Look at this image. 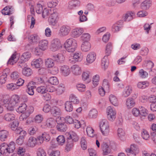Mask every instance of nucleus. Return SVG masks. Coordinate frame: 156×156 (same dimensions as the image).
Returning <instances> with one entry per match:
<instances>
[{
	"label": "nucleus",
	"mask_w": 156,
	"mask_h": 156,
	"mask_svg": "<svg viewBox=\"0 0 156 156\" xmlns=\"http://www.w3.org/2000/svg\"><path fill=\"white\" fill-rule=\"evenodd\" d=\"M22 73L24 75L29 76L33 73V71L31 69H23Z\"/></svg>",
	"instance_id": "nucleus-51"
},
{
	"label": "nucleus",
	"mask_w": 156,
	"mask_h": 156,
	"mask_svg": "<svg viewBox=\"0 0 156 156\" xmlns=\"http://www.w3.org/2000/svg\"><path fill=\"white\" fill-rule=\"evenodd\" d=\"M61 118L60 117H58L56 119V121L57 123L56 128L58 131L64 132L66 130L67 127L66 125L64 123L61 122Z\"/></svg>",
	"instance_id": "nucleus-8"
},
{
	"label": "nucleus",
	"mask_w": 156,
	"mask_h": 156,
	"mask_svg": "<svg viewBox=\"0 0 156 156\" xmlns=\"http://www.w3.org/2000/svg\"><path fill=\"white\" fill-rule=\"evenodd\" d=\"M58 1L57 0H53L47 3L48 7L50 8H53L55 7L58 4Z\"/></svg>",
	"instance_id": "nucleus-48"
},
{
	"label": "nucleus",
	"mask_w": 156,
	"mask_h": 156,
	"mask_svg": "<svg viewBox=\"0 0 156 156\" xmlns=\"http://www.w3.org/2000/svg\"><path fill=\"white\" fill-rule=\"evenodd\" d=\"M76 87L77 90L80 92H83L85 90L86 86L82 83L77 84Z\"/></svg>",
	"instance_id": "nucleus-53"
},
{
	"label": "nucleus",
	"mask_w": 156,
	"mask_h": 156,
	"mask_svg": "<svg viewBox=\"0 0 156 156\" xmlns=\"http://www.w3.org/2000/svg\"><path fill=\"white\" fill-rule=\"evenodd\" d=\"M107 117L109 120L112 121L115 118L116 112L110 106L108 107L107 108Z\"/></svg>",
	"instance_id": "nucleus-10"
},
{
	"label": "nucleus",
	"mask_w": 156,
	"mask_h": 156,
	"mask_svg": "<svg viewBox=\"0 0 156 156\" xmlns=\"http://www.w3.org/2000/svg\"><path fill=\"white\" fill-rule=\"evenodd\" d=\"M50 14L51 16L48 18V22L50 25L54 26L56 25L58 19V14L56 12Z\"/></svg>",
	"instance_id": "nucleus-9"
},
{
	"label": "nucleus",
	"mask_w": 156,
	"mask_h": 156,
	"mask_svg": "<svg viewBox=\"0 0 156 156\" xmlns=\"http://www.w3.org/2000/svg\"><path fill=\"white\" fill-rule=\"evenodd\" d=\"M70 101L72 102L74 104H78L79 103V101L77 98L73 94H71L69 97Z\"/></svg>",
	"instance_id": "nucleus-54"
},
{
	"label": "nucleus",
	"mask_w": 156,
	"mask_h": 156,
	"mask_svg": "<svg viewBox=\"0 0 156 156\" xmlns=\"http://www.w3.org/2000/svg\"><path fill=\"white\" fill-rule=\"evenodd\" d=\"M126 152L133 153L138 154L139 152V150L138 147L135 144L131 145L130 148H126Z\"/></svg>",
	"instance_id": "nucleus-16"
},
{
	"label": "nucleus",
	"mask_w": 156,
	"mask_h": 156,
	"mask_svg": "<svg viewBox=\"0 0 156 156\" xmlns=\"http://www.w3.org/2000/svg\"><path fill=\"white\" fill-rule=\"evenodd\" d=\"M53 58L54 61L61 63L64 61L65 57L62 54H58L57 55L53 56Z\"/></svg>",
	"instance_id": "nucleus-23"
},
{
	"label": "nucleus",
	"mask_w": 156,
	"mask_h": 156,
	"mask_svg": "<svg viewBox=\"0 0 156 156\" xmlns=\"http://www.w3.org/2000/svg\"><path fill=\"white\" fill-rule=\"evenodd\" d=\"M46 66L48 68H52L54 66L53 60L51 59H47L45 61Z\"/></svg>",
	"instance_id": "nucleus-42"
},
{
	"label": "nucleus",
	"mask_w": 156,
	"mask_h": 156,
	"mask_svg": "<svg viewBox=\"0 0 156 156\" xmlns=\"http://www.w3.org/2000/svg\"><path fill=\"white\" fill-rule=\"evenodd\" d=\"M100 127L102 134L105 136H108L110 132L109 124L106 119L102 120L100 122Z\"/></svg>",
	"instance_id": "nucleus-5"
},
{
	"label": "nucleus",
	"mask_w": 156,
	"mask_h": 156,
	"mask_svg": "<svg viewBox=\"0 0 156 156\" xmlns=\"http://www.w3.org/2000/svg\"><path fill=\"white\" fill-rule=\"evenodd\" d=\"M83 32L84 30L82 28H76L72 30L71 34L73 37H77L80 36Z\"/></svg>",
	"instance_id": "nucleus-14"
},
{
	"label": "nucleus",
	"mask_w": 156,
	"mask_h": 156,
	"mask_svg": "<svg viewBox=\"0 0 156 156\" xmlns=\"http://www.w3.org/2000/svg\"><path fill=\"white\" fill-rule=\"evenodd\" d=\"M27 93L30 95H33L34 94V89L35 87L33 86H30L29 84H28V85L27 86Z\"/></svg>",
	"instance_id": "nucleus-55"
},
{
	"label": "nucleus",
	"mask_w": 156,
	"mask_h": 156,
	"mask_svg": "<svg viewBox=\"0 0 156 156\" xmlns=\"http://www.w3.org/2000/svg\"><path fill=\"white\" fill-rule=\"evenodd\" d=\"M55 121L53 118H50L48 119L46 122V125L47 126L52 128L55 126Z\"/></svg>",
	"instance_id": "nucleus-31"
},
{
	"label": "nucleus",
	"mask_w": 156,
	"mask_h": 156,
	"mask_svg": "<svg viewBox=\"0 0 156 156\" xmlns=\"http://www.w3.org/2000/svg\"><path fill=\"white\" fill-rule=\"evenodd\" d=\"M132 88L131 86H128L125 87L122 93V96L125 97H128L132 93Z\"/></svg>",
	"instance_id": "nucleus-21"
},
{
	"label": "nucleus",
	"mask_w": 156,
	"mask_h": 156,
	"mask_svg": "<svg viewBox=\"0 0 156 156\" xmlns=\"http://www.w3.org/2000/svg\"><path fill=\"white\" fill-rule=\"evenodd\" d=\"M0 147L1 151L6 156H9L10 154L12 153L15 149V143L13 142H10L9 144L3 143Z\"/></svg>",
	"instance_id": "nucleus-3"
},
{
	"label": "nucleus",
	"mask_w": 156,
	"mask_h": 156,
	"mask_svg": "<svg viewBox=\"0 0 156 156\" xmlns=\"http://www.w3.org/2000/svg\"><path fill=\"white\" fill-rule=\"evenodd\" d=\"M31 56V54L28 52L24 53L22 55L20 60L23 62L27 61Z\"/></svg>",
	"instance_id": "nucleus-32"
},
{
	"label": "nucleus",
	"mask_w": 156,
	"mask_h": 156,
	"mask_svg": "<svg viewBox=\"0 0 156 156\" xmlns=\"http://www.w3.org/2000/svg\"><path fill=\"white\" fill-rule=\"evenodd\" d=\"M66 150L69 151L73 148V142H76L78 140V138L76 133L74 132L70 131L66 134Z\"/></svg>",
	"instance_id": "nucleus-1"
},
{
	"label": "nucleus",
	"mask_w": 156,
	"mask_h": 156,
	"mask_svg": "<svg viewBox=\"0 0 156 156\" xmlns=\"http://www.w3.org/2000/svg\"><path fill=\"white\" fill-rule=\"evenodd\" d=\"M15 133L20 135L19 137L24 139L27 135L26 132L25 130L23 129L22 128H20L18 130H16V132Z\"/></svg>",
	"instance_id": "nucleus-43"
},
{
	"label": "nucleus",
	"mask_w": 156,
	"mask_h": 156,
	"mask_svg": "<svg viewBox=\"0 0 156 156\" xmlns=\"http://www.w3.org/2000/svg\"><path fill=\"white\" fill-rule=\"evenodd\" d=\"M18 59V58H16V55L14 54L12 55L11 58L8 60L7 64L11 65H13L14 63H16L17 60Z\"/></svg>",
	"instance_id": "nucleus-40"
},
{
	"label": "nucleus",
	"mask_w": 156,
	"mask_h": 156,
	"mask_svg": "<svg viewBox=\"0 0 156 156\" xmlns=\"http://www.w3.org/2000/svg\"><path fill=\"white\" fill-rule=\"evenodd\" d=\"M48 82L52 85H57L58 83V80L56 77H50L48 80Z\"/></svg>",
	"instance_id": "nucleus-50"
},
{
	"label": "nucleus",
	"mask_w": 156,
	"mask_h": 156,
	"mask_svg": "<svg viewBox=\"0 0 156 156\" xmlns=\"http://www.w3.org/2000/svg\"><path fill=\"white\" fill-rule=\"evenodd\" d=\"M20 97L17 95H14L12 96L10 100L9 101L7 99H4L3 101L5 107L10 111H13L14 109V106L19 101Z\"/></svg>",
	"instance_id": "nucleus-2"
},
{
	"label": "nucleus",
	"mask_w": 156,
	"mask_h": 156,
	"mask_svg": "<svg viewBox=\"0 0 156 156\" xmlns=\"http://www.w3.org/2000/svg\"><path fill=\"white\" fill-rule=\"evenodd\" d=\"M86 131L87 134L89 137H93L94 136V130L91 127H87L86 129Z\"/></svg>",
	"instance_id": "nucleus-41"
},
{
	"label": "nucleus",
	"mask_w": 156,
	"mask_h": 156,
	"mask_svg": "<svg viewBox=\"0 0 156 156\" xmlns=\"http://www.w3.org/2000/svg\"><path fill=\"white\" fill-rule=\"evenodd\" d=\"M96 54L94 52L90 53L87 57V62L91 63L93 62L96 58Z\"/></svg>",
	"instance_id": "nucleus-18"
},
{
	"label": "nucleus",
	"mask_w": 156,
	"mask_h": 156,
	"mask_svg": "<svg viewBox=\"0 0 156 156\" xmlns=\"http://www.w3.org/2000/svg\"><path fill=\"white\" fill-rule=\"evenodd\" d=\"M64 45L65 48L69 52H74L77 46L76 41L73 38L67 40Z\"/></svg>",
	"instance_id": "nucleus-4"
},
{
	"label": "nucleus",
	"mask_w": 156,
	"mask_h": 156,
	"mask_svg": "<svg viewBox=\"0 0 156 156\" xmlns=\"http://www.w3.org/2000/svg\"><path fill=\"white\" fill-rule=\"evenodd\" d=\"M80 2L77 0H72L69 3L68 7L70 9H72L74 7L79 5Z\"/></svg>",
	"instance_id": "nucleus-34"
},
{
	"label": "nucleus",
	"mask_w": 156,
	"mask_h": 156,
	"mask_svg": "<svg viewBox=\"0 0 156 156\" xmlns=\"http://www.w3.org/2000/svg\"><path fill=\"white\" fill-rule=\"evenodd\" d=\"M109 100L111 103L115 106L118 105V101L116 97L114 95L111 94L109 96Z\"/></svg>",
	"instance_id": "nucleus-35"
},
{
	"label": "nucleus",
	"mask_w": 156,
	"mask_h": 156,
	"mask_svg": "<svg viewBox=\"0 0 156 156\" xmlns=\"http://www.w3.org/2000/svg\"><path fill=\"white\" fill-rule=\"evenodd\" d=\"M112 49V44L110 42L108 43L107 44L105 48V53L107 56H108L110 54Z\"/></svg>",
	"instance_id": "nucleus-39"
},
{
	"label": "nucleus",
	"mask_w": 156,
	"mask_h": 156,
	"mask_svg": "<svg viewBox=\"0 0 156 156\" xmlns=\"http://www.w3.org/2000/svg\"><path fill=\"white\" fill-rule=\"evenodd\" d=\"M34 111V107L32 106L29 107L28 109L25 113L22 114L20 117V119L21 121L26 120L29 116L30 114L32 113Z\"/></svg>",
	"instance_id": "nucleus-13"
},
{
	"label": "nucleus",
	"mask_w": 156,
	"mask_h": 156,
	"mask_svg": "<svg viewBox=\"0 0 156 156\" xmlns=\"http://www.w3.org/2000/svg\"><path fill=\"white\" fill-rule=\"evenodd\" d=\"M7 88L10 90H13L18 89V87L16 83H10L7 84Z\"/></svg>",
	"instance_id": "nucleus-45"
},
{
	"label": "nucleus",
	"mask_w": 156,
	"mask_h": 156,
	"mask_svg": "<svg viewBox=\"0 0 156 156\" xmlns=\"http://www.w3.org/2000/svg\"><path fill=\"white\" fill-rule=\"evenodd\" d=\"M8 135V132L5 130H2L0 131V140L4 141L7 138Z\"/></svg>",
	"instance_id": "nucleus-33"
},
{
	"label": "nucleus",
	"mask_w": 156,
	"mask_h": 156,
	"mask_svg": "<svg viewBox=\"0 0 156 156\" xmlns=\"http://www.w3.org/2000/svg\"><path fill=\"white\" fill-rule=\"evenodd\" d=\"M20 73L17 71H14L12 73L10 76L11 79L13 80H16L19 78Z\"/></svg>",
	"instance_id": "nucleus-60"
},
{
	"label": "nucleus",
	"mask_w": 156,
	"mask_h": 156,
	"mask_svg": "<svg viewBox=\"0 0 156 156\" xmlns=\"http://www.w3.org/2000/svg\"><path fill=\"white\" fill-rule=\"evenodd\" d=\"M28 41L30 43H35L37 42L39 40V37L35 34L31 35L28 37Z\"/></svg>",
	"instance_id": "nucleus-27"
},
{
	"label": "nucleus",
	"mask_w": 156,
	"mask_h": 156,
	"mask_svg": "<svg viewBox=\"0 0 156 156\" xmlns=\"http://www.w3.org/2000/svg\"><path fill=\"white\" fill-rule=\"evenodd\" d=\"M27 108V106L25 103H21L18 107L17 111L19 113H22L26 110Z\"/></svg>",
	"instance_id": "nucleus-38"
},
{
	"label": "nucleus",
	"mask_w": 156,
	"mask_h": 156,
	"mask_svg": "<svg viewBox=\"0 0 156 156\" xmlns=\"http://www.w3.org/2000/svg\"><path fill=\"white\" fill-rule=\"evenodd\" d=\"M36 12L38 14L41 13L43 11V7L40 4H37L35 7Z\"/></svg>",
	"instance_id": "nucleus-61"
},
{
	"label": "nucleus",
	"mask_w": 156,
	"mask_h": 156,
	"mask_svg": "<svg viewBox=\"0 0 156 156\" xmlns=\"http://www.w3.org/2000/svg\"><path fill=\"white\" fill-rule=\"evenodd\" d=\"M65 109L67 112H71L73 110V106L71 101H66L65 103Z\"/></svg>",
	"instance_id": "nucleus-30"
},
{
	"label": "nucleus",
	"mask_w": 156,
	"mask_h": 156,
	"mask_svg": "<svg viewBox=\"0 0 156 156\" xmlns=\"http://www.w3.org/2000/svg\"><path fill=\"white\" fill-rule=\"evenodd\" d=\"M15 115L12 113L5 114L3 117V119L6 121L10 122L15 120Z\"/></svg>",
	"instance_id": "nucleus-19"
},
{
	"label": "nucleus",
	"mask_w": 156,
	"mask_h": 156,
	"mask_svg": "<svg viewBox=\"0 0 156 156\" xmlns=\"http://www.w3.org/2000/svg\"><path fill=\"white\" fill-rule=\"evenodd\" d=\"M141 136L142 138L145 140H147L150 137L149 135L147 132L144 129L142 130Z\"/></svg>",
	"instance_id": "nucleus-56"
},
{
	"label": "nucleus",
	"mask_w": 156,
	"mask_h": 156,
	"mask_svg": "<svg viewBox=\"0 0 156 156\" xmlns=\"http://www.w3.org/2000/svg\"><path fill=\"white\" fill-rule=\"evenodd\" d=\"M37 130V128L36 126H31L28 129L29 134L30 135H33L35 134Z\"/></svg>",
	"instance_id": "nucleus-64"
},
{
	"label": "nucleus",
	"mask_w": 156,
	"mask_h": 156,
	"mask_svg": "<svg viewBox=\"0 0 156 156\" xmlns=\"http://www.w3.org/2000/svg\"><path fill=\"white\" fill-rule=\"evenodd\" d=\"M7 74L6 73H3V74L0 76V83L1 84L5 83L7 80Z\"/></svg>",
	"instance_id": "nucleus-52"
},
{
	"label": "nucleus",
	"mask_w": 156,
	"mask_h": 156,
	"mask_svg": "<svg viewBox=\"0 0 156 156\" xmlns=\"http://www.w3.org/2000/svg\"><path fill=\"white\" fill-rule=\"evenodd\" d=\"M43 61L41 58L34 59L31 62V65L33 67L39 68L42 67Z\"/></svg>",
	"instance_id": "nucleus-15"
},
{
	"label": "nucleus",
	"mask_w": 156,
	"mask_h": 156,
	"mask_svg": "<svg viewBox=\"0 0 156 156\" xmlns=\"http://www.w3.org/2000/svg\"><path fill=\"white\" fill-rule=\"evenodd\" d=\"M36 138L33 136L30 137L28 140L27 144L30 147H33L37 144Z\"/></svg>",
	"instance_id": "nucleus-26"
},
{
	"label": "nucleus",
	"mask_w": 156,
	"mask_h": 156,
	"mask_svg": "<svg viewBox=\"0 0 156 156\" xmlns=\"http://www.w3.org/2000/svg\"><path fill=\"white\" fill-rule=\"evenodd\" d=\"M107 57L106 55L101 60V65L102 68H107L108 67L109 62Z\"/></svg>",
	"instance_id": "nucleus-28"
},
{
	"label": "nucleus",
	"mask_w": 156,
	"mask_h": 156,
	"mask_svg": "<svg viewBox=\"0 0 156 156\" xmlns=\"http://www.w3.org/2000/svg\"><path fill=\"white\" fill-rule=\"evenodd\" d=\"M61 47L60 40L58 38H55L51 42V51H55L59 49Z\"/></svg>",
	"instance_id": "nucleus-6"
},
{
	"label": "nucleus",
	"mask_w": 156,
	"mask_h": 156,
	"mask_svg": "<svg viewBox=\"0 0 156 156\" xmlns=\"http://www.w3.org/2000/svg\"><path fill=\"white\" fill-rule=\"evenodd\" d=\"M99 76L98 75H96L93 76V83L95 87L97 86L98 84Z\"/></svg>",
	"instance_id": "nucleus-58"
},
{
	"label": "nucleus",
	"mask_w": 156,
	"mask_h": 156,
	"mask_svg": "<svg viewBox=\"0 0 156 156\" xmlns=\"http://www.w3.org/2000/svg\"><path fill=\"white\" fill-rule=\"evenodd\" d=\"M41 136L46 142H48L50 140V136L48 133L44 132L41 134Z\"/></svg>",
	"instance_id": "nucleus-62"
},
{
	"label": "nucleus",
	"mask_w": 156,
	"mask_h": 156,
	"mask_svg": "<svg viewBox=\"0 0 156 156\" xmlns=\"http://www.w3.org/2000/svg\"><path fill=\"white\" fill-rule=\"evenodd\" d=\"M151 4V1L149 0H146L141 4V7L144 10H147L150 7Z\"/></svg>",
	"instance_id": "nucleus-29"
},
{
	"label": "nucleus",
	"mask_w": 156,
	"mask_h": 156,
	"mask_svg": "<svg viewBox=\"0 0 156 156\" xmlns=\"http://www.w3.org/2000/svg\"><path fill=\"white\" fill-rule=\"evenodd\" d=\"M144 67H147L149 68H152L154 66V63L150 61H145L143 64Z\"/></svg>",
	"instance_id": "nucleus-57"
},
{
	"label": "nucleus",
	"mask_w": 156,
	"mask_h": 156,
	"mask_svg": "<svg viewBox=\"0 0 156 156\" xmlns=\"http://www.w3.org/2000/svg\"><path fill=\"white\" fill-rule=\"evenodd\" d=\"M70 31V27L67 25L61 26L58 31L59 35L61 37H63L67 35Z\"/></svg>",
	"instance_id": "nucleus-7"
},
{
	"label": "nucleus",
	"mask_w": 156,
	"mask_h": 156,
	"mask_svg": "<svg viewBox=\"0 0 156 156\" xmlns=\"http://www.w3.org/2000/svg\"><path fill=\"white\" fill-rule=\"evenodd\" d=\"M126 104L128 108H131L135 105V100L133 98H129L127 99Z\"/></svg>",
	"instance_id": "nucleus-22"
},
{
	"label": "nucleus",
	"mask_w": 156,
	"mask_h": 156,
	"mask_svg": "<svg viewBox=\"0 0 156 156\" xmlns=\"http://www.w3.org/2000/svg\"><path fill=\"white\" fill-rule=\"evenodd\" d=\"M57 141L58 144L62 145L65 142V139L63 135H60L57 138Z\"/></svg>",
	"instance_id": "nucleus-49"
},
{
	"label": "nucleus",
	"mask_w": 156,
	"mask_h": 156,
	"mask_svg": "<svg viewBox=\"0 0 156 156\" xmlns=\"http://www.w3.org/2000/svg\"><path fill=\"white\" fill-rule=\"evenodd\" d=\"M140 115L143 116H146L148 114V111L144 107H139Z\"/></svg>",
	"instance_id": "nucleus-47"
},
{
	"label": "nucleus",
	"mask_w": 156,
	"mask_h": 156,
	"mask_svg": "<svg viewBox=\"0 0 156 156\" xmlns=\"http://www.w3.org/2000/svg\"><path fill=\"white\" fill-rule=\"evenodd\" d=\"M48 42L45 40L41 41L39 44V46L41 50L44 51L48 48Z\"/></svg>",
	"instance_id": "nucleus-25"
},
{
	"label": "nucleus",
	"mask_w": 156,
	"mask_h": 156,
	"mask_svg": "<svg viewBox=\"0 0 156 156\" xmlns=\"http://www.w3.org/2000/svg\"><path fill=\"white\" fill-rule=\"evenodd\" d=\"M90 43L87 41L84 42L81 45V49L83 51H87L90 50Z\"/></svg>",
	"instance_id": "nucleus-24"
},
{
	"label": "nucleus",
	"mask_w": 156,
	"mask_h": 156,
	"mask_svg": "<svg viewBox=\"0 0 156 156\" xmlns=\"http://www.w3.org/2000/svg\"><path fill=\"white\" fill-rule=\"evenodd\" d=\"M98 115V111L95 109H93L91 110L89 113V116L90 118H96Z\"/></svg>",
	"instance_id": "nucleus-46"
},
{
	"label": "nucleus",
	"mask_w": 156,
	"mask_h": 156,
	"mask_svg": "<svg viewBox=\"0 0 156 156\" xmlns=\"http://www.w3.org/2000/svg\"><path fill=\"white\" fill-rule=\"evenodd\" d=\"M122 21L118 22L114 24L112 27V31L113 32L115 33L119 31L122 28Z\"/></svg>",
	"instance_id": "nucleus-17"
},
{
	"label": "nucleus",
	"mask_w": 156,
	"mask_h": 156,
	"mask_svg": "<svg viewBox=\"0 0 156 156\" xmlns=\"http://www.w3.org/2000/svg\"><path fill=\"white\" fill-rule=\"evenodd\" d=\"M51 112L52 115L55 117L60 115L61 113V110L56 106L52 107L51 109Z\"/></svg>",
	"instance_id": "nucleus-20"
},
{
	"label": "nucleus",
	"mask_w": 156,
	"mask_h": 156,
	"mask_svg": "<svg viewBox=\"0 0 156 156\" xmlns=\"http://www.w3.org/2000/svg\"><path fill=\"white\" fill-rule=\"evenodd\" d=\"M135 15L133 12H128L126 13L124 17V19L125 21H129L132 20L133 19V16Z\"/></svg>",
	"instance_id": "nucleus-36"
},
{
	"label": "nucleus",
	"mask_w": 156,
	"mask_h": 156,
	"mask_svg": "<svg viewBox=\"0 0 156 156\" xmlns=\"http://www.w3.org/2000/svg\"><path fill=\"white\" fill-rule=\"evenodd\" d=\"M10 9L9 6H6L2 10V12L4 15H9L11 14Z\"/></svg>",
	"instance_id": "nucleus-63"
},
{
	"label": "nucleus",
	"mask_w": 156,
	"mask_h": 156,
	"mask_svg": "<svg viewBox=\"0 0 156 156\" xmlns=\"http://www.w3.org/2000/svg\"><path fill=\"white\" fill-rule=\"evenodd\" d=\"M110 141H108L107 142H104L101 145L103 151V155H107L111 152V150L109 147Z\"/></svg>",
	"instance_id": "nucleus-11"
},
{
	"label": "nucleus",
	"mask_w": 156,
	"mask_h": 156,
	"mask_svg": "<svg viewBox=\"0 0 156 156\" xmlns=\"http://www.w3.org/2000/svg\"><path fill=\"white\" fill-rule=\"evenodd\" d=\"M37 156H46V154L44 150L41 148H39L37 152Z\"/></svg>",
	"instance_id": "nucleus-59"
},
{
	"label": "nucleus",
	"mask_w": 156,
	"mask_h": 156,
	"mask_svg": "<svg viewBox=\"0 0 156 156\" xmlns=\"http://www.w3.org/2000/svg\"><path fill=\"white\" fill-rule=\"evenodd\" d=\"M18 121L16 120H13L11 124V128L12 130L15 131V133L16 132V130H17L21 128L20 127H18Z\"/></svg>",
	"instance_id": "nucleus-37"
},
{
	"label": "nucleus",
	"mask_w": 156,
	"mask_h": 156,
	"mask_svg": "<svg viewBox=\"0 0 156 156\" xmlns=\"http://www.w3.org/2000/svg\"><path fill=\"white\" fill-rule=\"evenodd\" d=\"M56 90L57 94L58 95L61 94L64 92L65 90L64 85L61 84L58 85Z\"/></svg>",
	"instance_id": "nucleus-44"
},
{
	"label": "nucleus",
	"mask_w": 156,
	"mask_h": 156,
	"mask_svg": "<svg viewBox=\"0 0 156 156\" xmlns=\"http://www.w3.org/2000/svg\"><path fill=\"white\" fill-rule=\"evenodd\" d=\"M82 58L81 53H76L73 56H71L69 57V60L70 63H73L76 62L81 61Z\"/></svg>",
	"instance_id": "nucleus-12"
}]
</instances>
